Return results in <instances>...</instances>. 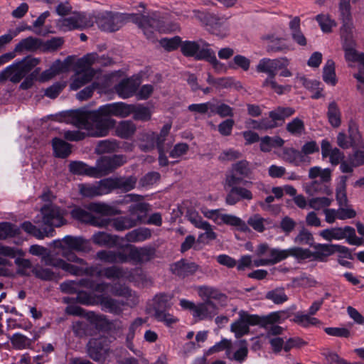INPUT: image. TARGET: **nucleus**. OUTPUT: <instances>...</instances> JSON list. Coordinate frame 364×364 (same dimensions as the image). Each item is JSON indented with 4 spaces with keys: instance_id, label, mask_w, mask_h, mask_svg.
<instances>
[{
    "instance_id": "nucleus-1",
    "label": "nucleus",
    "mask_w": 364,
    "mask_h": 364,
    "mask_svg": "<svg viewBox=\"0 0 364 364\" xmlns=\"http://www.w3.org/2000/svg\"><path fill=\"white\" fill-rule=\"evenodd\" d=\"M55 243L56 247L62 250L61 255L67 261L60 258H47L46 262L70 274L83 275L87 263L83 259L78 257L73 250L88 252L91 250L90 242L82 237L67 235L61 241H56Z\"/></svg>"
},
{
    "instance_id": "nucleus-2",
    "label": "nucleus",
    "mask_w": 364,
    "mask_h": 364,
    "mask_svg": "<svg viewBox=\"0 0 364 364\" xmlns=\"http://www.w3.org/2000/svg\"><path fill=\"white\" fill-rule=\"evenodd\" d=\"M115 104L109 103L100 106L98 109L90 112L89 122L86 129L87 136L104 137L108 135L109 130L116 126V120L111 117H117Z\"/></svg>"
},
{
    "instance_id": "nucleus-3",
    "label": "nucleus",
    "mask_w": 364,
    "mask_h": 364,
    "mask_svg": "<svg viewBox=\"0 0 364 364\" xmlns=\"http://www.w3.org/2000/svg\"><path fill=\"white\" fill-rule=\"evenodd\" d=\"M198 293L205 300L197 304L193 313V317L198 320L212 318L218 314V305L223 306L227 301V296L224 294L211 287H200Z\"/></svg>"
},
{
    "instance_id": "nucleus-4",
    "label": "nucleus",
    "mask_w": 364,
    "mask_h": 364,
    "mask_svg": "<svg viewBox=\"0 0 364 364\" xmlns=\"http://www.w3.org/2000/svg\"><path fill=\"white\" fill-rule=\"evenodd\" d=\"M289 60L286 57L270 59L264 58L261 59L256 66L258 73L267 74V77L262 82L263 87H270L278 95H282L286 91H290V86L279 85L274 77L277 71L285 66H289Z\"/></svg>"
},
{
    "instance_id": "nucleus-5",
    "label": "nucleus",
    "mask_w": 364,
    "mask_h": 364,
    "mask_svg": "<svg viewBox=\"0 0 364 364\" xmlns=\"http://www.w3.org/2000/svg\"><path fill=\"white\" fill-rule=\"evenodd\" d=\"M181 50L183 55L186 57H193L197 60H205L208 61L217 71L223 68V65L217 60L215 52L202 41L181 42Z\"/></svg>"
},
{
    "instance_id": "nucleus-6",
    "label": "nucleus",
    "mask_w": 364,
    "mask_h": 364,
    "mask_svg": "<svg viewBox=\"0 0 364 364\" xmlns=\"http://www.w3.org/2000/svg\"><path fill=\"white\" fill-rule=\"evenodd\" d=\"M100 63V58L97 53H90L79 59L75 64L76 74L70 87L73 90H77L85 84L92 80L95 71L92 65Z\"/></svg>"
},
{
    "instance_id": "nucleus-7",
    "label": "nucleus",
    "mask_w": 364,
    "mask_h": 364,
    "mask_svg": "<svg viewBox=\"0 0 364 364\" xmlns=\"http://www.w3.org/2000/svg\"><path fill=\"white\" fill-rule=\"evenodd\" d=\"M40 63L36 58L26 57L6 67L0 73V81L9 80L14 83L19 82L26 75Z\"/></svg>"
},
{
    "instance_id": "nucleus-8",
    "label": "nucleus",
    "mask_w": 364,
    "mask_h": 364,
    "mask_svg": "<svg viewBox=\"0 0 364 364\" xmlns=\"http://www.w3.org/2000/svg\"><path fill=\"white\" fill-rule=\"evenodd\" d=\"M129 19L138 23L139 27L142 29L144 34L151 41H154L156 31L165 32L169 30L165 26L164 18L158 14H153L151 16L132 14L129 16Z\"/></svg>"
},
{
    "instance_id": "nucleus-9",
    "label": "nucleus",
    "mask_w": 364,
    "mask_h": 364,
    "mask_svg": "<svg viewBox=\"0 0 364 364\" xmlns=\"http://www.w3.org/2000/svg\"><path fill=\"white\" fill-rule=\"evenodd\" d=\"M242 182L240 177L227 175L225 183L230 188L225 198L228 205H234L242 200H251L253 198V194L250 190L239 186Z\"/></svg>"
},
{
    "instance_id": "nucleus-10",
    "label": "nucleus",
    "mask_w": 364,
    "mask_h": 364,
    "mask_svg": "<svg viewBox=\"0 0 364 364\" xmlns=\"http://www.w3.org/2000/svg\"><path fill=\"white\" fill-rule=\"evenodd\" d=\"M319 235L328 242L346 239L347 242L352 245L359 246L363 243L362 239L356 236L355 229L350 226L324 229L319 232Z\"/></svg>"
},
{
    "instance_id": "nucleus-11",
    "label": "nucleus",
    "mask_w": 364,
    "mask_h": 364,
    "mask_svg": "<svg viewBox=\"0 0 364 364\" xmlns=\"http://www.w3.org/2000/svg\"><path fill=\"white\" fill-rule=\"evenodd\" d=\"M126 163L123 155L103 156L98 159L94 168L95 178H100L113 172L115 169Z\"/></svg>"
},
{
    "instance_id": "nucleus-12",
    "label": "nucleus",
    "mask_w": 364,
    "mask_h": 364,
    "mask_svg": "<svg viewBox=\"0 0 364 364\" xmlns=\"http://www.w3.org/2000/svg\"><path fill=\"white\" fill-rule=\"evenodd\" d=\"M311 255L310 250L297 247L287 250L273 248L269 250L270 257L268 258V260L270 265H272L287 259L289 256L294 257L296 259H305L311 258Z\"/></svg>"
},
{
    "instance_id": "nucleus-13",
    "label": "nucleus",
    "mask_w": 364,
    "mask_h": 364,
    "mask_svg": "<svg viewBox=\"0 0 364 364\" xmlns=\"http://www.w3.org/2000/svg\"><path fill=\"white\" fill-rule=\"evenodd\" d=\"M117 109V117L125 118L133 114L136 120L147 121L151 118V112L149 108L141 105H128L124 102H114Z\"/></svg>"
},
{
    "instance_id": "nucleus-14",
    "label": "nucleus",
    "mask_w": 364,
    "mask_h": 364,
    "mask_svg": "<svg viewBox=\"0 0 364 364\" xmlns=\"http://www.w3.org/2000/svg\"><path fill=\"white\" fill-rule=\"evenodd\" d=\"M238 318L230 325V331L239 338L250 331V326L258 324L257 315L250 314L247 311H240Z\"/></svg>"
},
{
    "instance_id": "nucleus-15",
    "label": "nucleus",
    "mask_w": 364,
    "mask_h": 364,
    "mask_svg": "<svg viewBox=\"0 0 364 364\" xmlns=\"http://www.w3.org/2000/svg\"><path fill=\"white\" fill-rule=\"evenodd\" d=\"M42 222L50 227H60L65 224L66 212L53 204L43 205L41 209Z\"/></svg>"
},
{
    "instance_id": "nucleus-16",
    "label": "nucleus",
    "mask_w": 364,
    "mask_h": 364,
    "mask_svg": "<svg viewBox=\"0 0 364 364\" xmlns=\"http://www.w3.org/2000/svg\"><path fill=\"white\" fill-rule=\"evenodd\" d=\"M129 250V262L136 264H141L149 262L154 257L155 249L151 247H138L132 245L124 247Z\"/></svg>"
},
{
    "instance_id": "nucleus-17",
    "label": "nucleus",
    "mask_w": 364,
    "mask_h": 364,
    "mask_svg": "<svg viewBox=\"0 0 364 364\" xmlns=\"http://www.w3.org/2000/svg\"><path fill=\"white\" fill-rule=\"evenodd\" d=\"M188 219L195 228L205 231L199 235V239L203 241H211L216 239L217 234L214 232L213 226L208 222L204 220L198 213H190L188 215Z\"/></svg>"
},
{
    "instance_id": "nucleus-18",
    "label": "nucleus",
    "mask_w": 364,
    "mask_h": 364,
    "mask_svg": "<svg viewBox=\"0 0 364 364\" xmlns=\"http://www.w3.org/2000/svg\"><path fill=\"white\" fill-rule=\"evenodd\" d=\"M70 214L74 219L98 228L107 227L109 223L108 219L95 216L90 212L80 207L74 208Z\"/></svg>"
},
{
    "instance_id": "nucleus-19",
    "label": "nucleus",
    "mask_w": 364,
    "mask_h": 364,
    "mask_svg": "<svg viewBox=\"0 0 364 364\" xmlns=\"http://www.w3.org/2000/svg\"><path fill=\"white\" fill-rule=\"evenodd\" d=\"M86 271L83 275L96 276L97 277H105L107 279H119L122 276V269L117 267H110L105 269H100L98 267H85Z\"/></svg>"
},
{
    "instance_id": "nucleus-20",
    "label": "nucleus",
    "mask_w": 364,
    "mask_h": 364,
    "mask_svg": "<svg viewBox=\"0 0 364 364\" xmlns=\"http://www.w3.org/2000/svg\"><path fill=\"white\" fill-rule=\"evenodd\" d=\"M139 87L137 80L132 78L124 79L115 86L117 95L123 99L133 96Z\"/></svg>"
},
{
    "instance_id": "nucleus-21",
    "label": "nucleus",
    "mask_w": 364,
    "mask_h": 364,
    "mask_svg": "<svg viewBox=\"0 0 364 364\" xmlns=\"http://www.w3.org/2000/svg\"><path fill=\"white\" fill-rule=\"evenodd\" d=\"M343 26L341 29L343 49L356 47V43L353 36V23L351 18H342Z\"/></svg>"
},
{
    "instance_id": "nucleus-22",
    "label": "nucleus",
    "mask_w": 364,
    "mask_h": 364,
    "mask_svg": "<svg viewBox=\"0 0 364 364\" xmlns=\"http://www.w3.org/2000/svg\"><path fill=\"white\" fill-rule=\"evenodd\" d=\"M198 269V265L197 264L188 262L185 259H181L171 266L172 272L183 278L193 274Z\"/></svg>"
},
{
    "instance_id": "nucleus-23",
    "label": "nucleus",
    "mask_w": 364,
    "mask_h": 364,
    "mask_svg": "<svg viewBox=\"0 0 364 364\" xmlns=\"http://www.w3.org/2000/svg\"><path fill=\"white\" fill-rule=\"evenodd\" d=\"M97 305H100L102 309L114 314H119L122 312V306L124 302L119 300L114 299L109 296L104 294L99 295V301Z\"/></svg>"
},
{
    "instance_id": "nucleus-24",
    "label": "nucleus",
    "mask_w": 364,
    "mask_h": 364,
    "mask_svg": "<svg viewBox=\"0 0 364 364\" xmlns=\"http://www.w3.org/2000/svg\"><path fill=\"white\" fill-rule=\"evenodd\" d=\"M121 17L117 14L112 12H105L102 14V17L99 20V24L101 28L107 31H114L119 28V23Z\"/></svg>"
},
{
    "instance_id": "nucleus-25",
    "label": "nucleus",
    "mask_w": 364,
    "mask_h": 364,
    "mask_svg": "<svg viewBox=\"0 0 364 364\" xmlns=\"http://www.w3.org/2000/svg\"><path fill=\"white\" fill-rule=\"evenodd\" d=\"M350 137L351 141L349 142L347 140L346 134L343 132H340L337 136V144L343 149H348L350 146H358L361 143V136L356 127H349Z\"/></svg>"
},
{
    "instance_id": "nucleus-26",
    "label": "nucleus",
    "mask_w": 364,
    "mask_h": 364,
    "mask_svg": "<svg viewBox=\"0 0 364 364\" xmlns=\"http://www.w3.org/2000/svg\"><path fill=\"white\" fill-rule=\"evenodd\" d=\"M280 156L285 161L293 164L296 166H299L301 163L310 162L309 157L302 155V153H300V151L294 148L283 149Z\"/></svg>"
},
{
    "instance_id": "nucleus-27",
    "label": "nucleus",
    "mask_w": 364,
    "mask_h": 364,
    "mask_svg": "<svg viewBox=\"0 0 364 364\" xmlns=\"http://www.w3.org/2000/svg\"><path fill=\"white\" fill-rule=\"evenodd\" d=\"M42 41L34 37H28L22 39L17 43L14 48L16 53H23L24 51L33 52L38 49H41Z\"/></svg>"
},
{
    "instance_id": "nucleus-28",
    "label": "nucleus",
    "mask_w": 364,
    "mask_h": 364,
    "mask_svg": "<svg viewBox=\"0 0 364 364\" xmlns=\"http://www.w3.org/2000/svg\"><path fill=\"white\" fill-rule=\"evenodd\" d=\"M136 130L135 124L131 120H124L115 127V134L122 139H129Z\"/></svg>"
},
{
    "instance_id": "nucleus-29",
    "label": "nucleus",
    "mask_w": 364,
    "mask_h": 364,
    "mask_svg": "<svg viewBox=\"0 0 364 364\" xmlns=\"http://www.w3.org/2000/svg\"><path fill=\"white\" fill-rule=\"evenodd\" d=\"M103 342V338H93L89 341L87 344L88 354L92 360L99 361L102 358L105 352L102 345Z\"/></svg>"
},
{
    "instance_id": "nucleus-30",
    "label": "nucleus",
    "mask_w": 364,
    "mask_h": 364,
    "mask_svg": "<svg viewBox=\"0 0 364 364\" xmlns=\"http://www.w3.org/2000/svg\"><path fill=\"white\" fill-rule=\"evenodd\" d=\"M294 112L295 110L292 107L279 106L269 112V117L276 122H280L279 125H281L286 118L291 117Z\"/></svg>"
},
{
    "instance_id": "nucleus-31",
    "label": "nucleus",
    "mask_w": 364,
    "mask_h": 364,
    "mask_svg": "<svg viewBox=\"0 0 364 364\" xmlns=\"http://www.w3.org/2000/svg\"><path fill=\"white\" fill-rule=\"evenodd\" d=\"M284 140L279 136L270 137L265 136L260 139V150L263 152H269L274 148H279L284 144Z\"/></svg>"
},
{
    "instance_id": "nucleus-32",
    "label": "nucleus",
    "mask_w": 364,
    "mask_h": 364,
    "mask_svg": "<svg viewBox=\"0 0 364 364\" xmlns=\"http://www.w3.org/2000/svg\"><path fill=\"white\" fill-rule=\"evenodd\" d=\"M348 178L347 176H340L339 182L336 188V198L339 207H346L348 205L346 194V182Z\"/></svg>"
},
{
    "instance_id": "nucleus-33",
    "label": "nucleus",
    "mask_w": 364,
    "mask_h": 364,
    "mask_svg": "<svg viewBox=\"0 0 364 364\" xmlns=\"http://www.w3.org/2000/svg\"><path fill=\"white\" fill-rule=\"evenodd\" d=\"M252 173V170L250 163L246 160L239 161L232 165L231 172L229 175H235L242 178L250 177Z\"/></svg>"
},
{
    "instance_id": "nucleus-34",
    "label": "nucleus",
    "mask_w": 364,
    "mask_h": 364,
    "mask_svg": "<svg viewBox=\"0 0 364 364\" xmlns=\"http://www.w3.org/2000/svg\"><path fill=\"white\" fill-rule=\"evenodd\" d=\"M31 272L36 277L41 280L52 281L59 279V274L48 267L36 265L33 267Z\"/></svg>"
},
{
    "instance_id": "nucleus-35",
    "label": "nucleus",
    "mask_w": 364,
    "mask_h": 364,
    "mask_svg": "<svg viewBox=\"0 0 364 364\" xmlns=\"http://www.w3.org/2000/svg\"><path fill=\"white\" fill-rule=\"evenodd\" d=\"M151 232L148 228H138L127 232L125 240L129 242H139L149 239Z\"/></svg>"
},
{
    "instance_id": "nucleus-36",
    "label": "nucleus",
    "mask_w": 364,
    "mask_h": 364,
    "mask_svg": "<svg viewBox=\"0 0 364 364\" xmlns=\"http://www.w3.org/2000/svg\"><path fill=\"white\" fill-rule=\"evenodd\" d=\"M315 252H311V257H314L319 261H324L325 258L334 254L333 244L317 243L313 245Z\"/></svg>"
},
{
    "instance_id": "nucleus-37",
    "label": "nucleus",
    "mask_w": 364,
    "mask_h": 364,
    "mask_svg": "<svg viewBox=\"0 0 364 364\" xmlns=\"http://www.w3.org/2000/svg\"><path fill=\"white\" fill-rule=\"evenodd\" d=\"M327 117L328 122L333 127H338L341 124V112L337 103L334 101L328 106Z\"/></svg>"
},
{
    "instance_id": "nucleus-38",
    "label": "nucleus",
    "mask_w": 364,
    "mask_h": 364,
    "mask_svg": "<svg viewBox=\"0 0 364 364\" xmlns=\"http://www.w3.org/2000/svg\"><path fill=\"white\" fill-rule=\"evenodd\" d=\"M69 170L77 175H86L95 178L93 166H90L82 161H71L69 164Z\"/></svg>"
},
{
    "instance_id": "nucleus-39",
    "label": "nucleus",
    "mask_w": 364,
    "mask_h": 364,
    "mask_svg": "<svg viewBox=\"0 0 364 364\" xmlns=\"http://www.w3.org/2000/svg\"><path fill=\"white\" fill-rule=\"evenodd\" d=\"M54 154L57 157L66 158L71 153V145L63 139L55 138L52 142Z\"/></svg>"
},
{
    "instance_id": "nucleus-40",
    "label": "nucleus",
    "mask_w": 364,
    "mask_h": 364,
    "mask_svg": "<svg viewBox=\"0 0 364 364\" xmlns=\"http://www.w3.org/2000/svg\"><path fill=\"white\" fill-rule=\"evenodd\" d=\"M222 224H226L228 225L236 227L242 231H245L248 229L246 223L242 219L230 214L221 213L220 220L218 221V225Z\"/></svg>"
},
{
    "instance_id": "nucleus-41",
    "label": "nucleus",
    "mask_w": 364,
    "mask_h": 364,
    "mask_svg": "<svg viewBox=\"0 0 364 364\" xmlns=\"http://www.w3.org/2000/svg\"><path fill=\"white\" fill-rule=\"evenodd\" d=\"M66 68V65L60 60L55 61L49 69L43 71L41 76L40 80L42 82L48 81L60 73Z\"/></svg>"
},
{
    "instance_id": "nucleus-42",
    "label": "nucleus",
    "mask_w": 364,
    "mask_h": 364,
    "mask_svg": "<svg viewBox=\"0 0 364 364\" xmlns=\"http://www.w3.org/2000/svg\"><path fill=\"white\" fill-rule=\"evenodd\" d=\"M116 188L123 192L133 190L136 184L137 178L134 176L114 177Z\"/></svg>"
},
{
    "instance_id": "nucleus-43",
    "label": "nucleus",
    "mask_w": 364,
    "mask_h": 364,
    "mask_svg": "<svg viewBox=\"0 0 364 364\" xmlns=\"http://www.w3.org/2000/svg\"><path fill=\"white\" fill-rule=\"evenodd\" d=\"M13 347L18 350L28 348L36 340V337L31 339L21 333H15L10 338Z\"/></svg>"
},
{
    "instance_id": "nucleus-44",
    "label": "nucleus",
    "mask_w": 364,
    "mask_h": 364,
    "mask_svg": "<svg viewBox=\"0 0 364 364\" xmlns=\"http://www.w3.org/2000/svg\"><path fill=\"white\" fill-rule=\"evenodd\" d=\"M90 118V112L75 111L70 114V123L78 129H87Z\"/></svg>"
},
{
    "instance_id": "nucleus-45",
    "label": "nucleus",
    "mask_w": 364,
    "mask_h": 364,
    "mask_svg": "<svg viewBox=\"0 0 364 364\" xmlns=\"http://www.w3.org/2000/svg\"><path fill=\"white\" fill-rule=\"evenodd\" d=\"M323 80L327 84L333 86L335 85L337 82L335 73V63L331 59L328 60L323 67Z\"/></svg>"
},
{
    "instance_id": "nucleus-46",
    "label": "nucleus",
    "mask_w": 364,
    "mask_h": 364,
    "mask_svg": "<svg viewBox=\"0 0 364 364\" xmlns=\"http://www.w3.org/2000/svg\"><path fill=\"white\" fill-rule=\"evenodd\" d=\"M173 298L171 294H159L155 296L154 301V313L159 311L167 310L171 307V301Z\"/></svg>"
},
{
    "instance_id": "nucleus-47",
    "label": "nucleus",
    "mask_w": 364,
    "mask_h": 364,
    "mask_svg": "<svg viewBox=\"0 0 364 364\" xmlns=\"http://www.w3.org/2000/svg\"><path fill=\"white\" fill-rule=\"evenodd\" d=\"M92 242L99 246L111 247L115 245L116 238L105 232H98L92 237Z\"/></svg>"
},
{
    "instance_id": "nucleus-48",
    "label": "nucleus",
    "mask_w": 364,
    "mask_h": 364,
    "mask_svg": "<svg viewBox=\"0 0 364 364\" xmlns=\"http://www.w3.org/2000/svg\"><path fill=\"white\" fill-rule=\"evenodd\" d=\"M139 220V218L135 220L129 217H119L112 221V226L118 231H123L136 226Z\"/></svg>"
},
{
    "instance_id": "nucleus-49",
    "label": "nucleus",
    "mask_w": 364,
    "mask_h": 364,
    "mask_svg": "<svg viewBox=\"0 0 364 364\" xmlns=\"http://www.w3.org/2000/svg\"><path fill=\"white\" fill-rule=\"evenodd\" d=\"M75 300L77 302L86 306L97 305L99 295L85 291H80L77 294Z\"/></svg>"
},
{
    "instance_id": "nucleus-50",
    "label": "nucleus",
    "mask_w": 364,
    "mask_h": 364,
    "mask_svg": "<svg viewBox=\"0 0 364 364\" xmlns=\"http://www.w3.org/2000/svg\"><path fill=\"white\" fill-rule=\"evenodd\" d=\"M171 129V125L168 124H165L161 129L160 134L156 136V146L159 150L168 149L171 144L172 141L170 140L168 143H165L167 140L166 137Z\"/></svg>"
},
{
    "instance_id": "nucleus-51",
    "label": "nucleus",
    "mask_w": 364,
    "mask_h": 364,
    "mask_svg": "<svg viewBox=\"0 0 364 364\" xmlns=\"http://www.w3.org/2000/svg\"><path fill=\"white\" fill-rule=\"evenodd\" d=\"M119 149V144L116 140L100 141L95 149L98 154H104L116 151Z\"/></svg>"
},
{
    "instance_id": "nucleus-52",
    "label": "nucleus",
    "mask_w": 364,
    "mask_h": 364,
    "mask_svg": "<svg viewBox=\"0 0 364 364\" xmlns=\"http://www.w3.org/2000/svg\"><path fill=\"white\" fill-rule=\"evenodd\" d=\"M267 38L269 41L267 47V52H281L289 50V46L285 43L284 39L274 36Z\"/></svg>"
},
{
    "instance_id": "nucleus-53",
    "label": "nucleus",
    "mask_w": 364,
    "mask_h": 364,
    "mask_svg": "<svg viewBox=\"0 0 364 364\" xmlns=\"http://www.w3.org/2000/svg\"><path fill=\"white\" fill-rule=\"evenodd\" d=\"M78 191L83 197L94 198L100 196L97 182L95 183L78 184Z\"/></svg>"
},
{
    "instance_id": "nucleus-54",
    "label": "nucleus",
    "mask_w": 364,
    "mask_h": 364,
    "mask_svg": "<svg viewBox=\"0 0 364 364\" xmlns=\"http://www.w3.org/2000/svg\"><path fill=\"white\" fill-rule=\"evenodd\" d=\"M238 344V350H237L232 356L230 354L228 355V358L230 360H233L239 363H242L246 360L248 355L247 343L246 340L243 339L240 340Z\"/></svg>"
},
{
    "instance_id": "nucleus-55",
    "label": "nucleus",
    "mask_w": 364,
    "mask_h": 364,
    "mask_svg": "<svg viewBox=\"0 0 364 364\" xmlns=\"http://www.w3.org/2000/svg\"><path fill=\"white\" fill-rule=\"evenodd\" d=\"M306 191L311 196L318 193L328 196L332 194V190L328 186L318 181H312L307 186Z\"/></svg>"
},
{
    "instance_id": "nucleus-56",
    "label": "nucleus",
    "mask_w": 364,
    "mask_h": 364,
    "mask_svg": "<svg viewBox=\"0 0 364 364\" xmlns=\"http://www.w3.org/2000/svg\"><path fill=\"white\" fill-rule=\"evenodd\" d=\"M293 321L304 328H308L318 323V320L316 318L311 317V315L304 314L301 312L295 314Z\"/></svg>"
},
{
    "instance_id": "nucleus-57",
    "label": "nucleus",
    "mask_w": 364,
    "mask_h": 364,
    "mask_svg": "<svg viewBox=\"0 0 364 364\" xmlns=\"http://www.w3.org/2000/svg\"><path fill=\"white\" fill-rule=\"evenodd\" d=\"M21 228L26 232L34 236L37 239L42 240L45 237L49 236V232H48L46 229L41 230V229L36 228L31 222L28 221L23 223L21 224Z\"/></svg>"
},
{
    "instance_id": "nucleus-58",
    "label": "nucleus",
    "mask_w": 364,
    "mask_h": 364,
    "mask_svg": "<svg viewBox=\"0 0 364 364\" xmlns=\"http://www.w3.org/2000/svg\"><path fill=\"white\" fill-rule=\"evenodd\" d=\"M266 299L272 301L276 304H281L288 300V296L285 294L283 288H276L267 293Z\"/></svg>"
},
{
    "instance_id": "nucleus-59",
    "label": "nucleus",
    "mask_w": 364,
    "mask_h": 364,
    "mask_svg": "<svg viewBox=\"0 0 364 364\" xmlns=\"http://www.w3.org/2000/svg\"><path fill=\"white\" fill-rule=\"evenodd\" d=\"M19 233V229L10 223H0V240L13 237Z\"/></svg>"
},
{
    "instance_id": "nucleus-60",
    "label": "nucleus",
    "mask_w": 364,
    "mask_h": 364,
    "mask_svg": "<svg viewBox=\"0 0 364 364\" xmlns=\"http://www.w3.org/2000/svg\"><path fill=\"white\" fill-rule=\"evenodd\" d=\"M316 20L324 33H331L332 28L336 26L335 21L331 19L328 14H318L316 16Z\"/></svg>"
},
{
    "instance_id": "nucleus-61",
    "label": "nucleus",
    "mask_w": 364,
    "mask_h": 364,
    "mask_svg": "<svg viewBox=\"0 0 364 364\" xmlns=\"http://www.w3.org/2000/svg\"><path fill=\"white\" fill-rule=\"evenodd\" d=\"M100 196L107 195L117 189L115 178L110 177L97 182Z\"/></svg>"
},
{
    "instance_id": "nucleus-62",
    "label": "nucleus",
    "mask_w": 364,
    "mask_h": 364,
    "mask_svg": "<svg viewBox=\"0 0 364 364\" xmlns=\"http://www.w3.org/2000/svg\"><path fill=\"white\" fill-rule=\"evenodd\" d=\"M286 129L292 135L299 136L304 132V123L301 119L296 117L287 124Z\"/></svg>"
},
{
    "instance_id": "nucleus-63",
    "label": "nucleus",
    "mask_w": 364,
    "mask_h": 364,
    "mask_svg": "<svg viewBox=\"0 0 364 364\" xmlns=\"http://www.w3.org/2000/svg\"><path fill=\"white\" fill-rule=\"evenodd\" d=\"M65 312L69 315L87 317L92 321L97 320V315L94 312L85 313L82 308L75 305L68 306Z\"/></svg>"
},
{
    "instance_id": "nucleus-64",
    "label": "nucleus",
    "mask_w": 364,
    "mask_h": 364,
    "mask_svg": "<svg viewBox=\"0 0 364 364\" xmlns=\"http://www.w3.org/2000/svg\"><path fill=\"white\" fill-rule=\"evenodd\" d=\"M15 264L17 266V274L21 276L30 275V271L33 267L29 259L21 258V257L18 256L15 259Z\"/></svg>"
}]
</instances>
